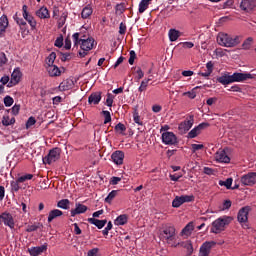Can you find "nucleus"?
I'll return each mask as SVG.
<instances>
[{
  "instance_id": "obj_59",
  "label": "nucleus",
  "mask_w": 256,
  "mask_h": 256,
  "mask_svg": "<svg viewBox=\"0 0 256 256\" xmlns=\"http://www.w3.org/2000/svg\"><path fill=\"white\" fill-rule=\"evenodd\" d=\"M135 59H137V54L135 53V51L131 50L130 57L128 60L129 65H133V63H135Z\"/></svg>"
},
{
  "instance_id": "obj_34",
  "label": "nucleus",
  "mask_w": 256,
  "mask_h": 256,
  "mask_svg": "<svg viewBox=\"0 0 256 256\" xmlns=\"http://www.w3.org/2000/svg\"><path fill=\"white\" fill-rule=\"evenodd\" d=\"M11 79L15 81V83H19L21 81V70L19 68L14 69L11 74Z\"/></svg>"
},
{
  "instance_id": "obj_56",
  "label": "nucleus",
  "mask_w": 256,
  "mask_h": 256,
  "mask_svg": "<svg viewBox=\"0 0 256 256\" xmlns=\"http://www.w3.org/2000/svg\"><path fill=\"white\" fill-rule=\"evenodd\" d=\"M36 123H37V120L35 119V117L33 116L29 117L26 122V129H29V127H33V125H35Z\"/></svg>"
},
{
  "instance_id": "obj_25",
  "label": "nucleus",
  "mask_w": 256,
  "mask_h": 256,
  "mask_svg": "<svg viewBox=\"0 0 256 256\" xmlns=\"http://www.w3.org/2000/svg\"><path fill=\"white\" fill-rule=\"evenodd\" d=\"M36 15L40 19H49L51 17L49 14V9H47L45 6H42L39 10H37Z\"/></svg>"
},
{
  "instance_id": "obj_46",
  "label": "nucleus",
  "mask_w": 256,
  "mask_h": 256,
  "mask_svg": "<svg viewBox=\"0 0 256 256\" xmlns=\"http://www.w3.org/2000/svg\"><path fill=\"white\" fill-rule=\"evenodd\" d=\"M102 115H104V125H107V123H111V112L107 110L102 111Z\"/></svg>"
},
{
  "instance_id": "obj_63",
  "label": "nucleus",
  "mask_w": 256,
  "mask_h": 256,
  "mask_svg": "<svg viewBox=\"0 0 256 256\" xmlns=\"http://www.w3.org/2000/svg\"><path fill=\"white\" fill-rule=\"evenodd\" d=\"M203 173H205V175H215V169L204 167Z\"/></svg>"
},
{
  "instance_id": "obj_45",
  "label": "nucleus",
  "mask_w": 256,
  "mask_h": 256,
  "mask_svg": "<svg viewBox=\"0 0 256 256\" xmlns=\"http://www.w3.org/2000/svg\"><path fill=\"white\" fill-rule=\"evenodd\" d=\"M27 9H29V7L27 5L22 6V11H23L22 15H23L25 21H27L28 19H31L33 17L31 14H29V11H27Z\"/></svg>"
},
{
  "instance_id": "obj_31",
  "label": "nucleus",
  "mask_w": 256,
  "mask_h": 256,
  "mask_svg": "<svg viewBox=\"0 0 256 256\" xmlns=\"http://www.w3.org/2000/svg\"><path fill=\"white\" fill-rule=\"evenodd\" d=\"M70 205H71V201H69V199H62L57 202V207H59V209L68 210L70 209Z\"/></svg>"
},
{
  "instance_id": "obj_8",
  "label": "nucleus",
  "mask_w": 256,
  "mask_h": 256,
  "mask_svg": "<svg viewBox=\"0 0 256 256\" xmlns=\"http://www.w3.org/2000/svg\"><path fill=\"white\" fill-rule=\"evenodd\" d=\"M162 143L165 145H177L179 141L177 140V136L173 132H163L162 133Z\"/></svg>"
},
{
  "instance_id": "obj_13",
  "label": "nucleus",
  "mask_w": 256,
  "mask_h": 256,
  "mask_svg": "<svg viewBox=\"0 0 256 256\" xmlns=\"http://www.w3.org/2000/svg\"><path fill=\"white\" fill-rule=\"evenodd\" d=\"M218 83H221L222 85H231V83H237V80L235 78V73L232 75L224 74L217 78Z\"/></svg>"
},
{
  "instance_id": "obj_35",
  "label": "nucleus",
  "mask_w": 256,
  "mask_h": 256,
  "mask_svg": "<svg viewBox=\"0 0 256 256\" xmlns=\"http://www.w3.org/2000/svg\"><path fill=\"white\" fill-rule=\"evenodd\" d=\"M57 59V53L51 52L49 56L46 58V64L48 67L52 66L53 63H55V60Z\"/></svg>"
},
{
  "instance_id": "obj_38",
  "label": "nucleus",
  "mask_w": 256,
  "mask_h": 256,
  "mask_svg": "<svg viewBox=\"0 0 256 256\" xmlns=\"http://www.w3.org/2000/svg\"><path fill=\"white\" fill-rule=\"evenodd\" d=\"M117 193H119V190H112L108 196L105 198V202L111 204V202L113 201V199H115V197H117Z\"/></svg>"
},
{
  "instance_id": "obj_30",
  "label": "nucleus",
  "mask_w": 256,
  "mask_h": 256,
  "mask_svg": "<svg viewBox=\"0 0 256 256\" xmlns=\"http://www.w3.org/2000/svg\"><path fill=\"white\" fill-rule=\"evenodd\" d=\"M91 15H93V8H91V6L84 7L81 12L82 19H89Z\"/></svg>"
},
{
  "instance_id": "obj_29",
  "label": "nucleus",
  "mask_w": 256,
  "mask_h": 256,
  "mask_svg": "<svg viewBox=\"0 0 256 256\" xmlns=\"http://www.w3.org/2000/svg\"><path fill=\"white\" fill-rule=\"evenodd\" d=\"M181 37V32L177 29H170L169 30V39L171 42L177 41Z\"/></svg>"
},
{
  "instance_id": "obj_55",
  "label": "nucleus",
  "mask_w": 256,
  "mask_h": 256,
  "mask_svg": "<svg viewBox=\"0 0 256 256\" xmlns=\"http://www.w3.org/2000/svg\"><path fill=\"white\" fill-rule=\"evenodd\" d=\"M207 127H211V124H209V122H203L200 123L198 126H196V130H198V132L201 133V131H203V129H207Z\"/></svg>"
},
{
  "instance_id": "obj_42",
  "label": "nucleus",
  "mask_w": 256,
  "mask_h": 256,
  "mask_svg": "<svg viewBox=\"0 0 256 256\" xmlns=\"http://www.w3.org/2000/svg\"><path fill=\"white\" fill-rule=\"evenodd\" d=\"M114 129L116 133H125V131H127V127H125V124L121 122H119Z\"/></svg>"
},
{
  "instance_id": "obj_26",
  "label": "nucleus",
  "mask_w": 256,
  "mask_h": 256,
  "mask_svg": "<svg viewBox=\"0 0 256 256\" xmlns=\"http://www.w3.org/2000/svg\"><path fill=\"white\" fill-rule=\"evenodd\" d=\"M129 221V215L127 214H121L119 215L115 221H114V224L115 225H118V226H121V225H127Z\"/></svg>"
},
{
  "instance_id": "obj_36",
  "label": "nucleus",
  "mask_w": 256,
  "mask_h": 256,
  "mask_svg": "<svg viewBox=\"0 0 256 256\" xmlns=\"http://www.w3.org/2000/svg\"><path fill=\"white\" fill-rule=\"evenodd\" d=\"M133 119L134 122L137 123V125H143V121H141V116H139V110L137 109V106L134 108L133 111Z\"/></svg>"
},
{
  "instance_id": "obj_11",
  "label": "nucleus",
  "mask_w": 256,
  "mask_h": 256,
  "mask_svg": "<svg viewBox=\"0 0 256 256\" xmlns=\"http://www.w3.org/2000/svg\"><path fill=\"white\" fill-rule=\"evenodd\" d=\"M241 183L248 187H253L256 183V172H250L241 177Z\"/></svg>"
},
{
  "instance_id": "obj_61",
  "label": "nucleus",
  "mask_w": 256,
  "mask_h": 256,
  "mask_svg": "<svg viewBox=\"0 0 256 256\" xmlns=\"http://www.w3.org/2000/svg\"><path fill=\"white\" fill-rule=\"evenodd\" d=\"M19 111H21V104H15L12 107V115L17 116V114L19 113Z\"/></svg>"
},
{
  "instance_id": "obj_4",
  "label": "nucleus",
  "mask_w": 256,
  "mask_h": 256,
  "mask_svg": "<svg viewBox=\"0 0 256 256\" xmlns=\"http://www.w3.org/2000/svg\"><path fill=\"white\" fill-rule=\"evenodd\" d=\"M61 159V148L56 147L49 151L48 155L42 158L44 165H51Z\"/></svg>"
},
{
  "instance_id": "obj_2",
  "label": "nucleus",
  "mask_w": 256,
  "mask_h": 256,
  "mask_svg": "<svg viewBox=\"0 0 256 256\" xmlns=\"http://www.w3.org/2000/svg\"><path fill=\"white\" fill-rule=\"evenodd\" d=\"M232 221L233 217L231 216H224L216 219L214 222H212L211 233L218 235V233H221V231H225V227H227V225H229Z\"/></svg>"
},
{
  "instance_id": "obj_62",
  "label": "nucleus",
  "mask_w": 256,
  "mask_h": 256,
  "mask_svg": "<svg viewBox=\"0 0 256 256\" xmlns=\"http://www.w3.org/2000/svg\"><path fill=\"white\" fill-rule=\"evenodd\" d=\"M39 229V224L38 225H29L26 229L27 233H33V231H37Z\"/></svg>"
},
{
  "instance_id": "obj_21",
  "label": "nucleus",
  "mask_w": 256,
  "mask_h": 256,
  "mask_svg": "<svg viewBox=\"0 0 256 256\" xmlns=\"http://www.w3.org/2000/svg\"><path fill=\"white\" fill-rule=\"evenodd\" d=\"M87 209L89 208L84 204L76 203V208L71 210V217H75L76 215L86 213Z\"/></svg>"
},
{
  "instance_id": "obj_39",
  "label": "nucleus",
  "mask_w": 256,
  "mask_h": 256,
  "mask_svg": "<svg viewBox=\"0 0 256 256\" xmlns=\"http://www.w3.org/2000/svg\"><path fill=\"white\" fill-rule=\"evenodd\" d=\"M219 185L221 187H226V189H231V185H233V178H228L226 181L220 180Z\"/></svg>"
},
{
  "instance_id": "obj_19",
  "label": "nucleus",
  "mask_w": 256,
  "mask_h": 256,
  "mask_svg": "<svg viewBox=\"0 0 256 256\" xmlns=\"http://www.w3.org/2000/svg\"><path fill=\"white\" fill-rule=\"evenodd\" d=\"M7 27H9V18L4 14L0 17V37H3V34L7 31Z\"/></svg>"
},
{
  "instance_id": "obj_53",
  "label": "nucleus",
  "mask_w": 256,
  "mask_h": 256,
  "mask_svg": "<svg viewBox=\"0 0 256 256\" xmlns=\"http://www.w3.org/2000/svg\"><path fill=\"white\" fill-rule=\"evenodd\" d=\"M115 9H116V13L123 15V13H125V3L117 4Z\"/></svg>"
},
{
  "instance_id": "obj_9",
  "label": "nucleus",
  "mask_w": 256,
  "mask_h": 256,
  "mask_svg": "<svg viewBox=\"0 0 256 256\" xmlns=\"http://www.w3.org/2000/svg\"><path fill=\"white\" fill-rule=\"evenodd\" d=\"M217 245L215 241H206L202 244L199 251V256H209L211 253V249Z\"/></svg>"
},
{
  "instance_id": "obj_50",
  "label": "nucleus",
  "mask_w": 256,
  "mask_h": 256,
  "mask_svg": "<svg viewBox=\"0 0 256 256\" xmlns=\"http://www.w3.org/2000/svg\"><path fill=\"white\" fill-rule=\"evenodd\" d=\"M15 103V100H13V97L11 96H5L4 97V105L5 107H11Z\"/></svg>"
},
{
  "instance_id": "obj_27",
  "label": "nucleus",
  "mask_w": 256,
  "mask_h": 256,
  "mask_svg": "<svg viewBox=\"0 0 256 256\" xmlns=\"http://www.w3.org/2000/svg\"><path fill=\"white\" fill-rule=\"evenodd\" d=\"M63 216V211L59 209L51 210L48 214V223H51L54 219H57V217Z\"/></svg>"
},
{
  "instance_id": "obj_60",
  "label": "nucleus",
  "mask_w": 256,
  "mask_h": 256,
  "mask_svg": "<svg viewBox=\"0 0 256 256\" xmlns=\"http://www.w3.org/2000/svg\"><path fill=\"white\" fill-rule=\"evenodd\" d=\"M54 45H55V47H58L59 49H61V47H63V35H60V37H58L55 40Z\"/></svg>"
},
{
  "instance_id": "obj_32",
  "label": "nucleus",
  "mask_w": 256,
  "mask_h": 256,
  "mask_svg": "<svg viewBox=\"0 0 256 256\" xmlns=\"http://www.w3.org/2000/svg\"><path fill=\"white\" fill-rule=\"evenodd\" d=\"M152 0H141L139 4V13H145L147 9H149V3H151Z\"/></svg>"
},
{
  "instance_id": "obj_14",
  "label": "nucleus",
  "mask_w": 256,
  "mask_h": 256,
  "mask_svg": "<svg viewBox=\"0 0 256 256\" xmlns=\"http://www.w3.org/2000/svg\"><path fill=\"white\" fill-rule=\"evenodd\" d=\"M111 159L115 165H123V159H125V153L121 150H117L112 153Z\"/></svg>"
},
{
  "instance_id": "obj_20",
  "label": "nucleus",
  "mask_w": 256,
  "mask_h": 256,
  "mask_svg": "<svg viewBox=\"0 0 256 256\" xmlns=\"http://www.w3.org/2000/svg\"><path fill=\"white\" fill-rule=\"evenodd\" d=\"M94 44H95V39L87 38L82 40L80 48L82 51H91V49H93Z\"/></svg>"
},
{
  "instance_id": "obj_3",
  "label": "nucleus",
  "mask_w": 256,
  "mask_h": 256,
  "mask_svg": "<svg viewBox=\"0 0 256 256\" xmlns=\"http://www.w3.org/2000/svg\"><path fill=\"white\" fill-rule=\"evenodd\" d=\"M160 235L166 241H174L175 236L177 235L175 226L172 224H163L161 228Z\"/></svg>"
},
{
  "instance_id": "obj_47",
  "label": "nucleus",
  "mask_w": 256,
  "mask_h": 256,
  "mask_svg": "<svg viewBox=\"0 0 256 256\" xmlns=\"http://www.w3.org/2000/svg\"><path fill=\"white\" fill-rule=\"evenodd\" d=\"M33 179V174H25L18 177V182L25 183V181H31Z\"/></svg>"
},
{
  "instance_id": "obj_33",
  "label": "nucleus",
  "mask_w": 256,
  "mask_h": 256,
  "mask_svg": "<svg viewBox=\"0 0 256 256\" xmlns=\"http://www.w3.org/2000/svg\"><path fill=\"white\" fill-rule=\"evenodd\" d=\"M197 89H201V86H196L191 91L184 92L182 95L183 97H189V99H195L197 97Z\"/></svg>"
},
{
  "instance_id": "obj_1",
  "label": "nucleus",
  "mask_w": 256,
  "mask_h": 256,
  "mask_svg": "<svg viewBox=\"0 0 256 256\" xmlns=\"http://www.w3.org/2000/svg\"><path fill=\"white\" fill-rule=\"evenodd\" d=\"M217 43L221 47H237L241 43L240 36H231L227 33H219L217 36Z\"/></svg>"
},
{
  "instance_id": "obj_24",
  "label": "nucleus",
  "mask_w": 256,
  "mask_h": 256,
  "mask_svg": "<svg viewBox=\"0 0 256 256\" xmlns=\"http://www.w3.org/2000/svg\"><path fill=\"white\" fill-rule=\"evenodd\" d=\"M101 102V92H93L89 97H88V103L91 105L92 103L94 105H99Z\"/></svg>"
},
{
  "instance_id": "obj_28",
  "label": "nucleus",
  "mask_w": 256,
  "mask_h": 256,
  "mask_svg": "<svg viewBox=\"0 0 256 256\" xmlns=\"http://www.w3.org/2000/svg\"><path fill=\"white\" fill-rule=\"evenodd\" d=\"M48 73L50 77H59L61 75V70L56 65L48 66Z\"/></svg>"
},
{
  "instance_id": "obj_49",
  "label": "nucleus",
  "mask_w": 256,
  "mask_h": 256,
  "mask_svg": "<svg viewBox=\"0 0 256 256\" xmlns=\"http://www.w3.org/2000/svg\"><path fill=\"white\" fill-rule=\"evenodd\" d=\"M26 21H27V23H29V25L31 27V31H35V29H37V21L35 20V18L33 16Z\"/></svg>"
},
{
  "instance_id": "obj_41",
  "label": "nucleus",
  "mask_w": 256,
  "mask_h": 256,
  "mask_svg": "<svg viewBox=\"0 0 256 256\" xmlns=\"http://www.w3.org/2000/svg\"><path fill=\"white\" fill-rule=\"evenodd\" d=\"M253 43V38L252 37H248L242 44V49H246L249 50L251 49V45Z\"/></svg>"
},
{
  "instance_id": "obj_22",
  "label": "nucleus",
  "mask_w": 256,
  "mask_h": 256,
  "mask_svg": "<svg viewBox=\"0 0 256 256\" xmlns=\"http://www.w3.org/2000/svg\"><path fill=\"white\" fill-rule=\"evenodd\" d=\"M44 251H47V245L32 247V248L28 249V252L31 256H39Z\"/></svg>"
},
{
  "instance_id": "obj_44",
  "label": "nucleus",
  "mask_w": 256,
  "mask_h": 256,
  "mask_svg": "<svg viewBox=\"0 0 256 256\" xmlns=\"http://www.w3.org/2000/svg\"><path fill=\"white\" fill-rule=\"evenodd\" d=\"M21 31V36L23 39L26 38L27 35H29V27L26 25L19 26Z\"/></svg>"
},
{
  "instance_id": "obj_17",
  "label": "nucleus",
  "mask_w": 256,
  "mask_h": 256,
  "mask_svg": "<svg viewBox=\"0 0 256 256\" xmlns=\"http://www.w3.org/2000/svg\"><path fill=\"white\" fill-rule=\"evenodd\" d=\"M234 77L236 79V83H243V81H247L248 79H254L255 77L249 73H241L235 72Z\"/></svg>"
},
{
  "instance_id": "obj_40",
  "label": "nucleus",
  "mask_w": 256,
  "mask_h": 256,
  "mask_svg": "<svg viewBox=\"0 0 256 256\" xmlns=\"http://www.w3.org/2000/svg\"><path fill=\"white\" fill-rule=\"evenodd\" d=\"M58 55L61 56L60 59L63 63H65V61H71V53L69 52L64 53L58 50Z\"/></svg>"
},
{
  "instance_id": "obj_54",
  "label": "nucleus",
  "mask_w": 256,
  "mask_h": 256,
  "mask_svg": "<svg viewBox=\"0 0 256 256\" xmlns=\"http://www.w3.org/2000/svg\"><path fill=\"white\" fill-rule=\"evenodd\" d=\"M113 99H115V96L111 93H108L107 94V99H106L107 107H113Z\"/></svg>"
},
{
  "instance_id": "obj_10",
  "label": "nucleus",
  "mask_w": 256,
  "mask_h": 256,
  "mask_svg": "<svg viewBox=\"0 0 256 256\" xmlns=\"http://www.w3.org/2000/svg\"><path fill=\"white\" fill-rule=\"evenodd\" d=\"M251 206H244L238 211L237 219L240 223H248Z\"/></svg>"
},
{
  "instance_id": "obj_64",
  "label": "nucleus",
  "mask_w": 256,
  "mask_h": 256,
  "mask_svg": "<svg viewBox=\"0 0 256 256\" xmlns=\"http://www.w3.org/2000/svg\"><path fill=\"white\" fill-rule=\"evenodd\" d=\"M97 253H99V248H93L88 251V256H97Z\"/></svg>"
},
{
  "instance_id": "obj_37",
  "label": "nucleus",
  "mask_w": 256,
  "mask_h": 256,
  "mask_svg": "<svg viewBox=\"0 0 256 256\" xmlns=\"http://www.w3.org/2000/svg\"><path fill=\"white\" fill-rule=\"evenodd\" d=\"M195 229V225H193V222H189L181 231L182 235H187V233H191Z\"/></svg>"
},
{
  "instance_id": "obj_23",
  "label": "nucleus",
  "mask_w": 256,
  "mask_h": 256,
  "mask_svg": "<svg viewBox=\"0 0 256 256\" xmlns=\"http://www.w3.org/2000/svg\"><path fill=\"white\" fill-rule=\"evenodd\" d=\"M88 223H91V225H95L97 229H103V227L107 225V219L99 220L97 218H88Z\"/></svg>"
},
{
  "instance_id": "obj_15",
  "label": "nucleus",
  "mask_w": 256,
  "mask_h": 256,
  "mask_svg": "<svg viewBox=\"0 0 256 256\" xmlns=\"http://www.w3.org/2000/svg\"><path fill=\"white\" fill-rule=\"evenodd\" d=\"M75 87V82L71 78H67L66 80L62 81L58 86L59 91H69Z\"/></svg>"
},
{
  "instance_id": "obj_58",
  "label": "nucleus",
  "mask_w": 256,
  "mask_h": 256,
  "mask_svg": "<svg viewBox=\"0 0 256 256\" xmlns=\"http://www.w3.org/2000/svg\"><path fill=\"white\" fill-rule=\"evenodd\" d=\"M14 21H16V23H17V25H19V27H21L22 25H26L27 24V22L24 21L23 18H19L17 13L14 15Z\"/></svg>"
},
{
  "instance_id": "obj_16",
  "label": "nucleus",
  "mask_w": 256,
  "mask_h": 256,
  "mask_svg": "<svg viewBox=\"0 0 256 256\" xmlns=\"http://www.w3.org/2000/svg\"><path fill=\"white\" fill-rule=\"evenodd\" d=\"M176 247H183V249H186V255L187 256H191L193 255V243L191 242V240H187L184 242H179L178 244H176Z\"/></svg>"
},
{
  "instance_id": "obj_7",
  "label": "nucleus",
  "mask_w": 256,
  "mask_h": 256,
  "mask_svg": "<svg viewBox=\"0 0 256 256\" xmlns=\"http://www.w3.org/2000/svg\"><path fill=\"white\" fill-rule=\"evenodd\" d=\"M0 221L4 223L6 227H9L10 229H15V219L13 218V215L9 212H3L0 215Z\"/></svg>"
},
{
  "instance_id": "obj_5",
  "label": "nucleus",
  "mask_w": 256,
  "mask_h": 256,
  "mask_svg": "<svg viewBox=\"0 0 256 256\" xmlns=\"http://www.w3.org/2000/svg\"><path fill=\"white\" fill-rule=\"evenodd\" d=\"M192 201H195V196L193 195L176 196L172 201V207L178 209V207H181L183 203H191Z\"/></svg>"
},
{
  "instance_id": "obj_57",
  "label": "nucleus",
  "mask_w": 256,
  "mask_h": 256,
  "mask_svg": "<svg viewBox=\"0 0 256 256\" xmlns=\"http://www.w3.org/2000/svg\"><path fill=\"white\" fill-rule=\"evenodd\" d=\"M7 55H5V52L0 53V67H3V65H7Z\"/></svg>"
},
{
  "instance_id": "obj_48",
  "label": "nucleus",
  "mask_w": 256,
  "mask_h": 256,
  "mask_svg": "<svg viewBox=\"0 0 256 256\" xmlns=\"http://www.w3.org/2000/svg\"><path fill=\"white\" fill-rule=\"evenodd\" d=\"M201 133L199 132V130L197 128H193L187 135L188 139H195V137H197V135H200Z\"/></svg>"
},
{
  "instance_id": "obj_52",
  "label": "nucleus",
  "mask_w": 256,
  "mask_h": 256,
  "mask_svg": "<svg viewBox=\"0 0 256 256\" xmlns=\"http://www.w3.org/2000/svg\"><path fill=\"white\" fill-rule=\"evenodd\" d=\"M111 229H113V223L111 221H109L107 223V227L102 231V235H104V237H107V235H109V232L111 231Z\"/></svg>"
},
{
  "instance_id": "obj_51",
  "label": "nucleus",
  "mask_w": 256,
  "mask_h": 256,
  "mask_svg": "<svg viewBox=\"0 0 256 256\" xmlns=\"http://www.w3.org/2000/svg\"><path fill=\"white\" fill-rule=\"evenodd\" d=\"M19 183H21V182H19V178H17L16 181L11 182L12 191H15L17 193V191H19L21 189V187L19 186Z\"/></svg>"
},
{
  "instance_id": "obj_18",
  "label": "nucleus",
  "mask_w": 256,
  "mask_h": 256,
  "mask_svg": "<svg viewBox=\"0 0 256 256\" xmlns=\"http://www.w3.org/2000/svg\"><path fill=\"white\" fill-rule=\"evenodd\" d=\"M216 161H218L219 163H230L231 162V158L227 155V152H225V150H221L216 152Z\"/></svg>"
},
{
  "instance_id": "obj_12",
  "label": "nucleus",
  "mask_w": 256,
  "mask_h": 256,
  "mask_svg": "<svg viewBox=\"0 0 256 256\" xmlns=\"http://www.w3.org/2000/svg\"><path fill=\"white\" fill-rule=\"evenodd\" d=\"M256 7V0H242L240 3V9L246 11V13H251Z\"/></svg>"
},
{
  "instance_id": "obj_43",
  "label": "nucleus",
  "mask_w": 256,
  "mask_h": 256,
  "mask_svg": "<svg viewBox=\"0 0 256 256\" xmlns=\"http://www.w3.org/2000/svg\"><path fill=\"white\" fill-rule=\"evenodd\" d=\"M149 81H151V78L144 79V80L141 82L140 87H139L140 93H143V91H146L147 86L149 85Z\"/></svg>"
},
{
  "instance_id": "obj_6",
  "label": "nucleus",
  "mask_w": 256,
  "mask_h": 256,
  "mask_svg": "<svg viewBox=\"0 0 256 256\" xmlns=\"http://www.w3.org/2000/svg\"><path fill=\"white\" fill-rule=\"evenodd\" d=\"M194 123H195V116L193 115L189 116V120H185L181 122L178 125V131L180 132V135H185V133H187L191 129V127H193Z\"/></svg>"
}]
</instances>
